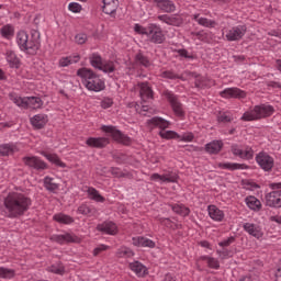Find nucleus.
<instances>
[{
  "instance_id": "1",
  "label": "nucleus",
  "mask_w": 281,
  "mask_h": 281,
  "mask_svg": "<svg viewBox=\"0 0 281 281\" xmlns=\"http://www.w3.org/2000/svg\"><path fill=\"white\" fill-rule=\"evenodd\" d=\"M7 218H20L32 207V198L21 192H10L3 201Z\"/></svg>"
},
{
  "instance_id": "2",
  "label": "nucleus",
  "mask_w": 281,
  "mask_h": 281,
  "mask_svg": "<svg viewBox=\"0 0 281 281\" xmlns=\"http://www.w3.org/2000/svg\"><path fill=\"white\" fill-rule=\"evenodd\" d=\"M77 76L82 79V82L88 91H94L98 93L99 91H104L106 88L104 80L100 79V76H98L95 72H93V70L89 68L78 69Z\"/></svg>"
},
{
  "instance_id": "3",
  "label": "nucleus",
  "mask_w": 281,
  "mask_h": 281,
  "mask_svg": "<svg viewBox=\"0 0 281 281\" xmlns=\"http://www.w3.org/2000/svg\"><path fill=\"white\" fill-rule=\"evenodd\" d=\"M276 113L273 105H256L250 112H245L241 116L243 122H254L256 120H262V117H271Z\"/></svg>"
},
{
  "instance_id": "4",
  "label": "nucleus",
  "mask_w": 281,
  "mask_h": 281,
  "mask_svg": "<svg viewBox=\"0 0 281 281\" xmlns=\"http://www.w3.org/2000/svg\"><path fill=\"white\" fill-rule=\"evenodd\" d=\"M147 124H151L153 126H158L159 128H161L159 135L160 137H162V139H179V134H177V132L166 131V128L170 126V122L165 119L154 116L153 119L147 121Z\"/></svg>"
},
{
  "instance_id": "5",
  "label": "nucleus",
  "mask_w": 281,
  "mask_h": 281,
  "mask_svg": "<svg viewBox=\"0 0 281 281\" xmlns=\"http://www.w3.org/2000/svg\"><path fill=\"white\" fill-rule=\"evenodd\" d=\"M38 49H41V32L31 30V37L26 40V44L24 48H22V52L34 56Z\"/></svg>"
},
{
  "instance_id": "6",
  "label": "nucleus",
  "mask_w": 281,
  "mask_h": 281,
  "mask_svg": "<svg viewBox=\"0 0 281 281\" xmlns=\"http://www.w3.org/2000/svg\"><path fill=\"white\" fill-rule=\"evenodd\" d=\"M256 162L265 172H271L273 166H276V160L267 151H260L256 155Z\"/></svg>"
},
{
  "instance_id": "7",
  "label": "nucleus",
  "mask_w": 281,
  "mask_h": 281,
  "mask_svg": "<svg viewBox=\"0 0 281 281\" xmlns=\"http://www.w3.org/2000/svg\"><path fill=\"white\" fill-rule=\"evenodd\" d=\"M104 133H109L114 142L119 144H123L124 146H128L131 144V138L122 133V131L117 130L116 126L113 125H104L102 127Z\"/></svg>"
},
{
  "instance_id": "8",
  "label": "nucleus",
  "mask_w": 281,
  "mask_h": 281,
  "mask_svg": "<svg viewBox=\"0 0 281 281\" xmlns=\"http://www.w3.org/2000/svg\"><path fill=\"white\" fill-rule=\"evenodd\" d=\"M150 43L155 45H161L164 41H166V35H164V31H161V26L157 24L148 25V35Z\"/></svg>"
},
{
  "instance_id": "9",
  "label": "nucleus",
  "mask_w": 281,
  "mask_h": 281,
  "mask_svg": "<svg viewBox=\"0 0 281 281\" xmlns=\"http://www.w3.org/2000/svg\"><path fill=\"white\" fill-rule=\"evenodd\" d=\"M165 98H167L168 102L171 104L173 113L178 117H183V115H186V112H183V104L179 102V99L177 95H175V93L167 91L165 92Z\"/></svg>"
},
{
  "instance_id": "10",
  "label": "nucleus",
  "mask_w": 281,
  "mask_h": 281,
  "mask_svg": "<svg viewBox=\"0 0 281 281\" xmlns=\"http://www.w3.org/2000/svg\"><path fill=\"white\" fill-rule=\"evenodd\" d=\"M266 205L280 210L281 207V189H273L270 193L266 194Z\"/></svg>"
},
{
  "instance_id": "11",
  "label": "nucleus",
  "mask_w": 281,
  "mask_h": 281,
  "mask_svg": "<svg viewBox=\"0 0 281 281\" xmlns=\"http://www.w3.org/2000/svg\"><path fill=\"white\" fill-rule=\"evenodd\" d=\"M245 34H247V25L233 26L226 33V41H240Z\"/></svg>"
},
{
  "instance_id": "12",
  "label": "nucleus",
  "mask_w": 281,
  "mask_h": 281,
  "mask_svg": "<svg viewBox=\"0 0 281 281\" xmlns=\"http://www.w3.org/2000/svg\"><path fill=\"white\" fill-rule=\"evenodd\" d=\"M22 160L25 164V166H29V168H34V170L47 169V164H45V161L41 160V158L36 156H26Z\"/></svg>"
},
{
  "instance_id": "13",
  "label": "nucleus",
  "mask_w": 281,
  "mask_h": 281,
  "mask_svg": "<svg viewBox=\"0 0 281 281\" xmlns=\"http://www.w3.org/2000/svg\"><path fill=\"white\" fill-rule=\"evenodd\" d=\"M221 98H237L238 100L247 98V92L240 90V88H226L220 92Z\"/></svg>"
},
{
  "instance_id": "14",
  "label": "nucleus",
  "mask_w": 281,
  "mask_h": 281,
  "mask_svg": "<svg viewBox=\"0 0 281 281\" xmlns=\"http://www.w3.org/2000/svg\"><path fill=\"white\" fill-rule=\"evenodd\" d=\"M158 21H161L167 25H173L175 27H179L183 25V18L179 15H168V14L158 15Z\"/></svg>"
},
{
  "instance_id": "15",
  "label": "nucleus",
  "mask_w": 281,
  "mask_h": 281,
  "mask_svg": "<svg viewBox=\"0 0 281 281\" xmlns=\"http://www.w3.org/2000/svg\"><path fill=\"white\" fill-rule=\"evenodd\" d=\"M50 240H53V243H58V245H65V243H80V238H78V236L69 233L64 235H53Z\"/></svg>"
},
{
  "instance_id": "16",
  "label": "nucleus",
  "mask_w": 281,
  "mask_h": 281,
  "mask_svg": "<svg viewBox=\"0 0 281 281\" xmlns=\"http://www.w3.org/2000/svg\"><path fill=\"white\" fill-rule=\"evenodd\" d=\"M231 150L235 157H239L240 159H254V149L251 147H247L244 151L238 145H232Z\"/></svg>"
},
{
  "instance_id": "17",
  "label": "nucleus",
  "mask_w": 281,
  "mask_h": 281,
  "mask_svg": "<svg viewBox=\"0 0 281 281\" xmlns=\"http://www.w3.org/2000/svg\"><path fill=\"white\" fill-rule=\"evenodd\" d=\"M117 8H120L119 0H103L102 10L104 14H110V16H115V12H117Z\"/></svg>"
},
{
  "instance_id": "18",
  "label": "nucleus",
  "mask_w": 281,
  "mask_h": 281,
  "mask_svg": "<svg viewBox=\"0 0 281 281\" xmlns=\"http://www.w3.org/2000/svg\"><path fill=\"white\" fill-rule=\"evenodd\" d=\"M86 144L90 148H106V146H109V138H106V137H89L86 140Z\"/></svg>"
},
{
  "instance_id": "19",
  "label": "nucleus",
  "mask_w": 281,
  "mask_h": 281,
  "mask_svg": "<svg viewBox=\"0 0 281 281\" xmlns=\"http://www.w3.org/2000/svg\"><path fill=\"white\" fill-rule=\"evenodd\" d=\"M154 3H156L158 10H161V12H167L168 14L177 10L175 2H172L171 0H154Z\"/></svg>"
},
{
  "instance_id": "20",
  "label": "nucleus",
  "mask_w": 281,
  "mask_h": 281,
  "mask_svg": "<svg viewBox=\"0 0 281 281\" xmlns=\"http://www.w3.org/2000/svg\"><path fill=\"white\" fill-rule=\"evenodd\" d=\"M47 122V114H36L31 117V124L35 128V131H41V128H45Z\"/></svg>"
},
{
  "instance_id": "21",
  "label": "nucleus",
  "mask_w": 281,
  "mask_h": 281,
  "mask_svg": "<svg viewBox=\"0 0 281 281\" xmlns=\"http://www.w3.org/2000/svg\"><path fill=\"white\" fill-rule=\"evenodd\" d=\"M98 232H102L103 234H109L110 236H114L117 234V225L113 222H103L97 226Z\"/></svg>"
},
{
  "instance_id": "22",
  "label": "nucleus",
  "mask_w": 281,
  "mask_h": 281,
  "mask_svg": "<svg viewBox=\"0 0 281 281\" xmlns=\"http://www.w3.org/2000/svg\"><path fill=\"white\" fill-rule=\"evenodd\" d=\"M131 271H133L138 278H144L148 274V269L139 261H133L128 265Z\"/></svg>"
},
{
  "instance_id": "23",
  "label": "nucleus",
  "mask_w": 281,
  "mask_h": 281,
  "mask_svg": "<svg viewBox=\"0 0 281 281\" xmlns=\"http://www.w3.org/2000/svg\"><path fill=\"white\" fill-rule=\"evenodd\" d=\"M243 227L244 231H246L250 236H254V238H262V231L260 229V226L252 223H245Z\"/></svg>"
},
{
  "instance_id": "24",
  "label": "nucleus",
  "mask_w": 281,
  "mask_h": 281,
  "mask_svg": "<svg viewBox=\"0 0 281 281\" xmlns=\"http://www.w3.org/2000/svg\"><path fill=\"white\" fill-rule=\"evenodd\" d=\"M132 243L135 247H149V249H155V241L146 237H133Z\"/></svg>"
},
{
  "instance_id": "25",
  "label": "nucleus",
  "mask_w": 281,
  "mask_h": 281,
  "mask_svg": "<svg viewBox=\"0 0 281 281\" xmlns=\"http://www.w3.org/2000/svg\"><path fill=\"white\" fill-rule=\"evenodd\" d=\"M218 168L223 170H248L249 166L237 162H220Z\"/></svg>"
},
{
  "instance_id": "26",
  "label": "nucleus",
  "mask_w": 281,
  "mask_h": 281,
  "mask_svg": "<svg viewBox=\"0 0 281 281\" xmlns=\"http://www.w3.org/2000/svg\"><path fill=\"white\" fill-rule=\"evenodd\" d=\"M223 149V142L221 140H213L205 145V150L210 155H218V151Z\"/></svg>"
},
{
  "instance_id": "27",
  "label": "nucleus",
  "mask_w": 281,
  "mask_h": 281,
  "mask_svg": "<svg viewBox=\"0 0 281 281\" xmlns=\"http://www.w3.org/2000/svg\"><path fill=\"white\" fill-rule=\"evenodd\" d=\"M7 63H9L12 69H19V67H21V60L19 59L14 50L7 52Z\"/></svg>"
},
{
  "instance_id": "28",
  "label": "nucleus",
  "mask_w": 281,
  "mask_h": 281,
  "mask_svg": "<svg viewBox=\"0 0 281 281\" xmlns=\"http://www.w3.org/2000/svg\"><path fill=\"white\" fill-rule=\"evenodd\" d=\"M151 181H162V182H167V183H175L177 182V179H179V177L177 175H168V176H161L159 173H154L150 177Z\"/></svg>"
},
{
  "instance_id": "29",
  "label": "nucleus",
  "mask_w": 281,
  "mask_h": 281,
  "mask_svg": "<svg viewBox=\"0 0 281 281\" xmlns=\"http://www.w3.org/2000/svg\"><path fill=\"white\" fill-rule=\"evenodd\" d=\"M209 216L213 221L221 222L223 221V218H225V213H223V211L216 207V205H209Z\"/></svg>"
},
{
  "instance_id": "30",
  "label": "nucleus",
  "mask_w": 281,
  "mask_h": 281,
  "mask_svg": "<svg viewBox=\"0 0 281 281\" xmlns=\"http://www.w3.org/2000/svg\"><path fill=\"white\" fill-rule=\"evenodd\" d=\"M245 201L249 210H252L254 212H260V210L262 209V203H260V200H258L254 195L247 196Z\"/></svg>"
},
{
  "instance_id": "31",
  "label": "nucleus",
  "mask_w": 281,
  "mask_h": 281,
  "mask_svg": "<svg viewBox=\"0 0 281 281\" xmlns=\"http://www.w3.org/2000/svg\"><path fill=\"white\" fill-rule=\"evenodd\" d=\"M139 87V93L142 100H150L153 98V89L148 87V82H140L138 83Z\"/></svg>"
},
{
  "instance_id": "32",
  "label": "nucleus",
  "mask_w": 281,
  "mask_h": 281,
  "mask_svg": "<svg viewBox=\"0 0 281 281\" xmlns=\"http://www.w3.org/2000/svg\"><path fill=\"white\" fill-rule=\"evenodd\" d=\"M88 194H89L90 199L92 201H95L97 203H104V201H106V199H104V196H102V194H100V191H98L93 187H90L88 189Z\"/></svg>"
},
{
  "instance_id": "33",
  "label": "nucleus",
  "mask_w": 281,
  "mask_h": 281,
  "mask_svg": "<svg viewBox=\"0 0 281 281\" xmlns=\"http://www.w3.org/2000/svg\"><path fill=\"white\" fill-rule=\"evenodd\" d=\"M53 220L56 221V223H60L63 225H71V223H74V217L63 213L55 214Z\"/></svg>"
},
{
  "instance_id": "34",
  "label": "nucleus",
  "mask_w": 281,
  "mask_h": 281,
  "mask_svg": "<svg viewBox=\"0 0 281 281\" xmlns=\"http://www.w3.org/2000/svg\"><path fill=\"white\" fill-rule=\"evenodd\" d=\"M30 37V35H27V33L25 31H20L16 34V43L21 49V52H23L26 43H27V38Z\"/></svg>"
},
{
  "instance_id": "35",
  "label": "nucleus",
  "mask_w": 281,
  "mask_h": 281,
  "mask_svg": "<svg viewBox=\"0 0 281 281\" xmlns=\"http://www.w3.org/2000/svg\"><path fill=\"white\" fill-rule=\"evenodd\" d=\"M104 60H102V56H100V54L98 53H93L90 56V65L92 67H94V69H102V65H103Z\"/></svg>"
},
{
  "instance_id": "36",
  "label": "nucleus",
  "mask_w": 281,
  "mask_h": 281,
  "mask_svg": "<svg viewBox=\"0 0 281 281\" xmlns=\"http://www.w3.org/2000/svg\"><path fill=\"white\" fill-rule=\"evenodd\" d=\"M42 155H44V157H46V159L50 161V164H55V166H59V168H66L67 166L65 165V162L60 161V158L56 154L42 153Z\"/></svg>"
},
{
  "instance_id": "37",
  "label": "nucleus",
  "mask_w": 281,
  "mask_h": 281,
  "mask_svg": "<svg viewBox=\"0 0 281 281\" xmlns=\"http://www.w3.org/2000/svg\"><path fill=\"white\" fill-rule=\"evenodd\" d=\"M25 106H32V109H41L43 106V100L38 97H29L25 101Z\"/></svg>"
},
{
  "instance_id": "38",
  "label": "nucleus",
  "mask_w": 281,
  "mask_h": 281,
  "mask_svg": "<svg viewBox=\"0 0 281 281\" xmlns=\"http://www.w3.org/2000/svg\"><path fill=\"white\" fill-rule=\"evenodd\" d=\"M44 188H46L48 192H56V190H58V183L54 182V178L46 177L44 178Z\"/></svg>"
},
{
  "instance_id": "39",
  "label": "nucleus",
  "mask_w": 281,
  "mask_h": 281,
  "mask_svg": "<svg viewBox=\"0 0 281 281\" xmlns=\"http://www.w3.org/2000/svg\"><path fill=\"white\" fill-rule=\"evenodd\" d=\"M99 71H103V74H113V71H115V63L111 60L103 61Z\"/></svg>"
},
{
  "instance_id": "40",
  "label": "nucleus",
  "mask_w": 281,
  "mask_h": 281,
  "mask_svg": "<svg viewBox=\"0 0 281 281\" xmlns=\"http://www.w3.org/2000/svg\"><path fill=\"white\" fill-rule=\"evenodd\" d=\"M80 56L77 55L75 57H64L59 60L60 67H69V65H74V63H79Z\"/></svg>"
},
{
  "instance_id": "41",
  "label": "nucleus",
  "mask_w": 281,
  "mask_h": 281,
  "mask_svg": "<svg viewBox=\"0 0 281 281\" xmlns=\"http://www.w3.org/2000/svg\"><path fill=\"white\" fill-rule=\"evenodd\" d=\"M135 60H136V63H139L143 67H150V59H148L142 53L136 54Z\"/></svg>"
},
{
  "instance_id": "42",
  "label": "nucleus",
  "mask_w": 281,
  "mask_h": 281,
  "mask_svg": "<svg viewBox=\"0 0 281 281\" xmlns=\"http://www.w3.org/2000/svg\"><path fill=\"white\" fill-rule=\"evenodd\" d=\"M0 33L3 38H10L11 36H14V29H12L11 25H4L1 27Z\"/></svg>"
},
{
  "instance_id": "43",
  "label": "nucleus",
  "mask_w": 281,
  "mask_h": 281,
  "mask_svg": "<svg viewBox=\"0 0 281 281\" xmlns=\"http://www.w3.org/2000/svg\"><path fill=\"white\" fill-rule=\"evenodd\" d=\"M119 258H133L135 256V252L131 250V248H121L116 252Z\"/></svg>"
},
{
  "instance_id": "44",
  "label": "nucleus",
  "mask_w": 281,
  "mask_h": 281,
  "mask_svg": "<svg viewBox=\"0 0 281 281\" xmlns=\"http://www.w3.org/2000/svg\"><path fill=\"white\" fill-rule=\"evenodd\" d=\"M14 153V148L11 145L4 144L0 145V156L8 157V155H12Z\"/></svg>"
},
{
  "instance_id": "45",
  "label": "nucleus",
  "mask_w": 281,
  "mask_h": 281,
  "mask_svg": "<svg viewBox=\"0 0 281 281\" xmlns=\"http://www.w3.org/2000/svg\"><path fill=\"white\" fill-rule=\"evenodd\" d=\"M199 25H202L203 27H215L216 21L209 20L207 18H200L198 20Z\"/></svg>"
},
{
  "instance_id": "46",
  "label": "nucleus",
  "mask_w": 281,
  "mask_h": 281,
  "mask_svg": "<svg viewBox=\"0 0 281 281\" xmlns=\"http://www.w3.org/2000/svg\"><path fill=\"white\" fill-rule=\"evenodd\" d=\"M217 122L227 124L229 122H234V116L232 114H227V112H224L217 116Z\"/></svg>"
},
{
  "instance_id": "47",
  "label": "nucleus",
  "mask_w": 281,
  "mask_h": 281,
  "mask_svg": "<svg viewBox=\"0 0 281 281\" xmlns=\"http://www.w3.org/2000/svg\"><path fill=\"white\" fill-rule=\"evenodd\" d=\"M78 214H82L83 216H89L93 214V209L89 207L87 204H81L78 210Z\"/></svg>"
},
{
  "instance_id": "48",
  "label": "nucleus",
  "mask_w": 281,
  "mask_h": 281,
  "mask_svg": "<svg viewBox=\"0 0 281 281\" xmlns=\"http://www.w3.org/2000/svg\"><path fill=\"white\" fill-rule=\"evenodd\" d=\"M13 276H14V270L0 267V278L10 280L12 279Z\"/></svg>"
},
{
  "instance_id": "49",
  "label": "nucleus",
  "mask_w": 281,
  "mask_h": 281,
  "mask_svg": "<svg viewBox=\"0 0 281 281\" xmlns=\"http://www.w3.org/2000/svg\"><path fill=\"white\" fill-rule=\"evenodd\" d=\"M172 212L176 214H183L184 216L190 214V209H183L179 204L172 205L171 206Z\"/></svg>"
},
{
  "instance_id": "50",
  "label": "nucleus",
  "mask_w": 281,
  "mask_h": 281,
  "mask_svg": "<svg viewBox=\"0 0 281 281\" xmlns=\"http://www.w3.org/2000/svg\"><path fill=\"white\" fill-rule=\"evenodd\" d=\"M134 32L136 34H140L142 36H148V26L147 27H144L139 24H135L134 25Z\"/></svg>"
},
{
  "instance_id": "51",
  "label": "nucleus",
  "mask_w": 281,
  "mask_h": 281,
  "mask_svg": "<svg viewBox=\"0 0 281 281\" xmlns=\"http://www.w3.org/2000/svg\"><path fill=\"white\" fill-rule=\"evenodd\" d=\"M217 254L220 257H222L223 260H225V258H232V256H234V252L232 250H228L227 248L224 247L217 250Z\"/></svg>"
},
{
  "instance_id": "52",
  "label": "nucleus",
  "mask_w": 281,
  "mask_h": 281,
  "mask_svg": "<svg viewBox=\"0 0 281 281\" xmlns=\"http://www.w3.org/2000/svg\"><path fill=\"white\" fill-rule=\"evenodd\" d=\"M48 271H50V273H56V276H63L65 273V267L63 266H50L48 268Z\"/></svg>"
},
{
  "instance_id": "53",
  "label": "nucleus",
  "mask_w": 281,
  "mask_h": 281,
  "mask_svg": "<svg viewBox=\"0 0 281 281\" xmlns=\"http://www.w3.org/2000/svg\"><path fill=\"white\" fill-rule=\"evenodd\" d=\"M68 9L70 10V12L75 13L82 12V5H80V3L78 2L69 3Z\"/></svg>"
},
{
  "instance_id": "54",
  "label": "nucleus",
  "mask_w": 281,
  "mask_h": 281,
  "mask_svg": "<svg viewBox=\"0 0 281 281\" xmlns=\"http://www.w3.org/2000/svg\"><path fill=\"white\" fill-rule=\"evenodd\" d=\"M75 41L78 45H85L87 43V34L79 33L75 36Z\"/></svg>"
},
{
  "instance_id": "55",
  "label": "nucleus",
  "mask_w": 281,
  "mask_h": 281,
  "mask_svg": "<svg viewBox=\"0 0 281 281\" xmlns=\"http://www.w3.org/2000/svg\"><path fill=\"white\" fill-rule=\"evenodd\" d=\"M162 78H168L169 80H177L181 77H179L177 74L170 70H166L162 72Z\"/></svg>"
},
{
  "instance_id": "56",
  "label": "nucleus",
  "mask_w": 281,
  "mask_h": 281,
  "mask_svg": "<svg viewBox=\"0 0 281 281\" xmlns=\"http://www.w3.org/2000/svg\"><path fill=\"white\" fill-rule=\"evenodd\" d=\"M206 260L211 269H218V267H221V265L218 263V260H216L215 258L207 257Z\"/></svg>"
},
{
  "instance_id": "57",
  "label": "nucleus",
  "mask_w": 281,
  "mask_h": 281,
  "mask_svg": "<svg viewBox=\"0 0 281 281\" xmlns=\"http://www.w3.org/2000/svg\"><path fill=\"white\" fill-rule=\"evenodd\" d=\"M111 106H113V99L111 98H104L101 101V108L102 109H111Z\"/></svg>"
},
{
  "instance_id": "58",
  "label": "nucleus",
  "mask_w": 281,
  "mask_h": 281,
  "mask_svg": "<svg viewBox=\"0 0 281 281\" xmlns=\"http://www.w3.org/2000/svg\"><path fill=\"white\" fill-rule=\"evenodd\" d=\"M191 36H196V38H199V41H205V38H207V33H205L203 31L191 32Z\"/></svg>"
},
{
  "instance_id": "59",
  "label": "nucleus",
  "mask_w": 281,
  "mask_h": 281,
  "mask_svg": "<svg viewBox=\"0 0 281 281\" xmlns=\"http://www.w3.org/2000/svg\"><path fill=\"white\" fill-rule=\"evenodd\" d=\"M236 240V238L234 237H228L227 239L223 240L220 243V247H229V245H232V243H234Z\"/></svg>"
},
{
  "instance_id": "60",
  "label": "nucleus",
  "mask_w": 281,
  "mask_h": 281,
  "mask_svg": "<svg viewBox=\"0 0 281 281\" xmlns=\"http://www.w3.org/2000/svg\"><path fill=\"white\" fill-rule=\"evenodd\" d=\"M106 249H109V246L101 245V246L94 248L93 256H99L101 254V251H106Z\"/></svg>"
},
{
  "instance_id": "61",
  "label": "nucleus",
  "mask_w": 281,
  "mask_h": 281,
  "mask_svg": "<svg viewBox=\"0 0 281 281\" xmlns=\"http://www.w3.org/2000/svg\"><path fill=\"white\" fill-rule=\"evenodd\" d=\"M194 139V135L192 134H184L181 138L182 142H192Z\"/></svg>"
},
{
  "instance_id": "62",
  "label": "nucleus",
  "mask_w": 281,
  "mask_h": 281,
  "mask_svg": "<svg viewBox=\"0 0 281 281\" xmlns=\"http://www.w3.org/2000/svg\"><path fill=\"white\" fill-rule=\"evenodd\" d=\"M18 106H25V101L22 98L14 99Z\"/></svg>"
},
{
  "instance_id": "63",
  "label": "nucleus",
  "mask_w": 281,
  "mask_h": 281,
  "mask_svg": "<svg viewBox=\"0 0 281 281\" xmlns=\"http://www.w3.org/2000/svg\"><path fill=\"white\" fill-rule=\"evenodd\" d=\"M276 281H281V268H278L274 273Z\"/></svg>"
},
{
  "instance_id": "64",
  "label": "nucleus",
  "mask_w": 281,
  "mask_h": 281,
  "mask_svg": "<svg viewBox=\"0 0 281 281\" xmlns=\"http://www.w3.org/2000/svg\"><path fill=\"white\" fill-rule=\"evenodd\" d=\"M239 281H254L250 276L241 277Z\"/></svg>"
}]
</instances>
